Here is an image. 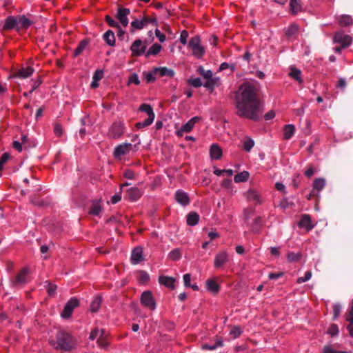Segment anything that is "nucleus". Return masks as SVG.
<instances>
[{"mask_svg": "<svg viewBox=\"0 0 353 353\" xmlns=\"http://www.w3.org/2000/svg\"><path fill=\"white\" fill-rule=\"evenodd\" d=\"M188 47L192 50V54L198 58H201L205 52V48L201 44V39L199 37H194L190 39Z\"/></svg>", "mask_w": 353, "mask_h": 353, "instance_id": "20e7f679", "label": "nucleus"}, {"mask_svg": "<svg viewBox=\"0 0 353 353\" xmlns=\"http://www.w3.org/2000/svg\"><path fill=\"white\" fill-rule=\"evenodd\" d=\"M254 145V141L250 138H247L243 141V149L246 152H250Z\"/></svg>", "mask_w": 353, "mask_h": 353, "instance_id": "de8ad7c7", "label": "nucleus"}, {"mask_svg": "<svg viewBox=\"0 0 353 353\" xmlns=\"http://www.w3.org/2000/svg\"><path fill=\"white\" fill-rule=\"evenodd\" d=\"M290 11L294 14H296L301 11V5L299 0H290Z\"/></svg>", "mask_w": 353, "mask_h": 353, "instance_id": "4c0bfd02", "label": "nucleus"}, {"mask_svg": "<svg viewBox=\"0 0 353 353\" xmlns=\"http://www.w3.org/2000/svg\"><path fill=\"white\" fill-rule=\"evenodd\" d=\"M347 82L345 79L343 78H339L337 81V83L336 84V88L341 90H343L345 88Z\"/></svg>", "mask_w": 353, "mask_h": 353, "instance_id": "0e129e2a", "label": "nucleus"}, {"mask_svg": "<svg viewBox=\"0 0 353 353\" xmlns=\"http://www.w3.org/2000/svg\"><path fill=\"white\" fill-rule=\"evenodd\" d=\"M143 194V192L138 188L133 187L126 191L125 199L130 201H137Z\"/></svg>", "mask_w": 353, "mask_h": 353, "instance_id": "2eb2a0df", "label": "nucleus"}, {"mask_svg": "<svg viewBox=\"0 0 353 353\" xmlns=\"http://www.w3.org/2000/svg\"><path fill=\"white\" fill-rule=\"evenodd\" d=\"M338 23L341 26H348L353 23L352 18L349 15H341L338 18Z\"/></svg>", "mask_w": 353, "mask_h": 353, "instance_id": "72a5a7b5", "label": "nucleus"}, {"mask_svg": "<svg viewBox=\"0 0 353 353\" xmlns=\"http://www.w3.org/2000/svg\"><path fill=\"white\" fill-rule=\"evenodd\" d=\"M325 185V180L323 178H316L313 182V190L318 192L323 190Z\"/></svg>", "mask_w": 353, "mask_h": 353, "instance_id": "f704fd0d", "label": "nucleus"}, {"mask_svg": "<svg viewBox=\"0 0 353 353\" xmlns=\"http://www.w3.org/2000/svg\"><path fill=\"white\" fill-rule=\"evenodd\" d=\"M125 126L123 123L121 121H116L110 126L108 137L110 139H118L124 134Z\"/></svg>", "mask_w": 353, "mask_h": 353, "instance_id": "39448f33", "label": "nucleus"}, {"mask_svg": "<svg viewBox=\"0 0 353 353\" xmlns=\"http://www.w3.org/2000/svg\"><path fill=\"white\" fill-rule=\"evenodd\" d=\"M159 282L160 284L163 285L168 288H174L175 279L172 277L167 276H160L159 277Z\"/></svg>", "mask_w": 353, "mask_h": 353, "instance_id": "4be33fe9", "label": "nucleus"}, {"mask_svg": "<svg viewBox=\"0 0 353 353\" xmlns=\"http://www.w3.org/2000/svg\"><path fill=\"white\" fill-rule=\"evenodd\" d=\"M57 289V285L49 283L47 288V292L49 295L54 296Z\"/></svg>", "mask_w": 353, "mask_h": 353, "instance_id": "680f3d73", "label": "nucleus"}, {"mask_svg": "<svg viewBox=\"0 0 353 353\" xmlns=\"http://www.w3.org/2000/svg\"><path fill=\"white\" fill-rule=\"evenodd\" d=\"M16 28H17V19L16 17H8L3 25V30H8Z\"/></svg>", "mask_w": 353, "mask_h": 353, "instance_id": "c756f323", "label": "nucleus"}, {"mask_svg": "<svg viewBox=\"0 0 353 353\" xmlns=\"http://www.w3.org/2000/svg\"><path fill=\"white\" fill-rule=\"evenodd\" d=\"M333 42L341 44L343 48H347L352 43V38L350 35L345 34L343 32L339 31L334 34Z\"/></svg>", "mask_w": 353, "mask_h": 353, "instance_id": "6e6552de", "label": "nucleus"}, {"mask_svg": "<svg viewBox=\"0 0 353 353\" xmlns=\"http://www.w3.org/2000/svg\"><path fill=\"white\" fill-rule=\"evenodd\" d=\"M150 279V276L148 274L144 271H141L139 273V281L140 283H147Z\"/></svg>", "mask_w": 353, "mask_h": 353, "instance_id": "09e8293b", "label": "nucleus"}, {"mask_svg": "<svg viewBox=\"0 0 353 353\" xmlns=\"http://www.w3.org/2000/svg\"><path fill=\"white\" fill-rule=\"evenodd\" d=\"M132 145L131 143H122L117 145L114 151L113 155L116 159H121V157L128 154L132 150Z\"/></svg>", "mask_w": 353, "mask_h": 353, "instance_id": "ddd939ff", "label": "nucleus"}, {"mask_svg": "<svg viewBox=\"0 0 353 353\" xmlns=\"http://www.w3.org/2000/svg\"><path fill=\"white\" fill-rule=\"evenodd\" d=\"M301 256L302 254L301 252L295 253L293 252H290L287 254L288 261L290 263L299 261L301 259Z\"/></svg>", "mask_w": 353, "mask_h": 353, "instance_id": "a19ab883", "label": "nucleus"}, {"mask_svg": "<svg viewBox=\"0 0 353 353\" xmlns=\"http://www.w3.org/2000/svg\"><path fill=\"white\" fill-rule=\"evenodd\" d=\"M142 19L145 25L148 26L149 23H157V19L155 17H152L148 15H144Z\"/></svg>", "mask_w": 353, "mask_h": 353, "instance_id": "4d7b16f0", "label": "nucleus"}, {"mask_svg": "<svg viewBox=\"0 0 353 353\" xmlns=\"http://www.w3.org/2000/svg\"><path fill=\"white\" fill-rule=\"evenodd\" d=\"M289 75L294 79L296 80L299 83H301L303 81L301 78V72L299 69H297L295 67H291L290 68V72L289 73Z\"/></svg>", "mask_w": 353, "mask_h": 353, "instance_id": "e433bc0d", "label": "nucleus"}, {"mask_svg": "<svg viewBox=\"0 0 353 353\" xmlns=\"http://www.w3.org/2000/svg\"><path fill=\"white\" fill-rule=\"evenodd\" d=\"M220 84L221 80L219 77H212V79H208V81H205V83H204V86L206 88L212 90L214 88V87H217L220 85Z\"/></svg>", "mask_w": 353, "mask_h": 353, "instance_id": "7c9ffc66", "label": "nucleus"}, {"mask_svg": "<svg viewBox=\"0 0 353 353\" xmlns=\"http://www.w3.org/2000/svg\"><path fill=\"white\" fill-rule=\"evenodd\" d=\"M101 305V299L99 296L95 297L91 303L90 310L92 312H97Z\"/></svg>", "mask_w": 353, "mask_h": 353, "instance_id": "ea45409f", "label": "nucleus"}, {"mask_svg": "<svg viewBox=\"0 0 353 353\" xmlns=\"http://www.w3.org/2000/svg\"><path fill=\"white\" fill-rule=\"evenodd\" d=\"M130 10L128 8H124L122 7H119L116 14V18L121 25L124 27L128 26V16L130 14Z\"/></svg>", "mask_w": 353, "mask_h": 353, "instance_id": "4468645a", "label": "nucleus"}, {"mask_svg": "<svg viewBox=\"0 0 353 353\" xmlns=\"http://www.w3.org/2000/svg\"><path fill=\"white\" fill-rule=\"evenodd\" d=\"M22 140H23L22 143H21L20 142H19V141H14L13 142V144H12L13 148H14V149H16V150H17V151H19V152L22 151V144H23V145H25V144H26V143H25V142H26V137H22Z\"/></svg>", "mask_w": 353, "mask_h": 353, "instance_id": "bf43d9fd", "label": "nucleus"}, {"mask_svg": "<svg viewBox=\"0 0 353 353\" xmlns=\"http://www.w3.org/2000/svg\"><path fill=\"white\" fill-rule=\"evenodd\" d=\"M188 38V32L186 30H183L180 34V41L182 44L185 45Z\"/></svg>", "mask_w": 353, "mask_h": 353, "instance_id": "e2e57ef3", "label": "nucleus"}, {"mask_svg": "<svg viewBox=\"0 0 353 353\" xmlns=\"http://www.w3.org/2000/svg\"><path fill=\"white\" fill-rule=\"evenodd\" d=\"M139 110L141 112H145L148 117L143 121L137 123L136 127L137 128H142L151 125L155 117L152 106L149 104L143 103L139 106Z\"/></svg>", "mask_w": 353, "mask_h": 353, "instance_id": "7ed1b4c3", "label": "nucleus"}, {"mask_svg": "<svg viewBox=\"0 0 353 353\" xmlns=\"http://www.w3.org/2000/svg\"><path fill=\"white\" fill-rule=\"evenodd\" d=\"M298 30H299V26L297 25L292 24L288 27V28L286 31V34L288 37H291L293 34H294L296 32H297Z\"/></svg>", "mask_w": 353, "mask_h": 353, "instance_id": "3c124183", "label": "nucleus"}, {"mask_svg": "<svg viewBox=\"0 0 353 353\" xmlns=\"http://www.w3.org/2000/svg\"><path fill=\"white\" fill-rule=\"evenodd\" d=\"M17 29H27L32 24V22L24 15L16 17Z\"/></svg>", "mask_w": 353, "mask_h": 353, "instance_id": "a211bd4d", "label": "nucleus"}, {"mask_svg": "<svg viewBox=\"0 0 353 353\" xmlns=\"http://www.w3.org/2000/svg\"><path fill=\"white\" fill-rule=\"evenodd\" d=\"M260 86L257 82L246 81L236 92V114L253 121L259 120L263 112V103L259 99Z\"/></svg>", "mask_w": 353, "mask_h": 353, "instance_id": "f257e3e1", "label": "nucleus"}, {"mask_svg": "<svg viewBox=\"0 0 353 353\" xmlns=\"http://www.w3.org/2000/svg\"><path fill=\"white\" fill-rule=\"evenodd\" d=\"M295 128L294 125H285L283 127V137L285 139H290L294 134Z\"/></svg>", "mask_w": 353, "mask_h": 353, "instance_id": "c85d7f7f", "label": "nucleus"}, {"mask_svg": "<svg viewBox=\"0 0 353 353\" xmlns=\"http://www.w3.org/2000/svg\"><path fill=\"white\" fill-rule=\"evenodd\" d=\"M97 343L99 345L102 347H106L109 345L110 341L108 339V334L105 332L104 330H100V335L98 338Z\"/></svg>", "mask_w": 353, "mask_h": 353, "instance_id": "393cba45", "label": "nucleus"}, {"mask_svg": "<svg viewBox=\"0 0 353 353\" xmlns=\"http://www.w3.org/2000/svg\"><path fill=\"white\" fill-rule=\"evenodd\" d=\"M316 172V168L313 165H310L307 169L305 171V175L310 178L314 175Z\"/></svg>", "mask_w": 353, "mask_h": 353, "instance_id": "69168bd1", "label": "nucleus"}, {"mask_svg": "<svg viewBox=\"0 0 353 353\" xmlns=\"http://www.w3.org/2000/svg\"><path fill=\"white\" fill-rule=\"evenodd\" d=\"M54 132L59 137L62 136V134L63 133V128L60 123H56L54 125Z\"/></svg>", "mask_w": 353, "mask_h": 353, "instance_id": "5fc2aeb1", "label": "nucleus"}, {"mask_svg": "<svg viewBox=\"0 0 353 353\" xmlns=\"http://www.w3.org/2000/svg\"><path fill=\"white\" fill-rule=\"evenodd\" d=\"M312 277V272L311 271H307L303 277H299L297 279L296 283H302L304 282H306L309 281Z\"/></svg>", "mask_w": 353, "mask_h": 353, "instance_id": "864d4df0", "label": "nucleus"}, {"mask_svg": "<svg viewBox=\"0 0 353 353\" xmlns=\"http://www.w3.org/2000/svg\"><path fill=\"white\" fill-rule=\"evenodd\" d=\"M102 211V205L100 201H94L92 202L88 213L93 216H98Z\"/></svg>", "mask_w": 353, "mask_h": 353, "instance_id": "5701e85b", "label": "nucleus"}, {"mask_svg": "<svg viewBox=\"0 0 353 353\" xmlns=\"http://www.w3.org/2000/svg\"><path fill=\"white\" fill-rule=\"evenodd\" d=\"M131 262L136 265L143 261V249L141 247H136L132 250L131 254Z\"/></svg>", "mask_w": 353, "mask_h": 353, "instance_id": "dca6fc26", "label": "nucleus"}, {"mask_svg": "<svg viewBox=\"0 0 353 353\" xmlns=\"http://www.w3.org/2000/svg\"><path fill=\"white\" fill-rule=\"evenodd\" d=\"M346 320L350 322L347 329L350 335L353 337V302L351 303L350 310L347 314Z\"/></svg>", "mask_w": 353, "mask_h": 353, "instance_id": "bb28decb", "label": "nucleus"}, {"mask_svg": "<svg viewBox=\"0 0 353 353\" xmlns=\"http://www.w3.org/2000/svg\"><path fill=\"white\" fill-rule=\"evenodd\" d=\"M123 176L128 179H134L135 174L132 170H125L123 172Z\"/></svg>", "mask_w": 353, "mask_h": 353, "instance_id": "774afa93", "label": "nucleus"}, {"mask_svg": "<svg viewBox=\"0 0 353 353\" xmlns=\"http://www.w3.org/2000/svg\"><path fill=\"white\" fill-rule=\"evenodd\" d=\"M298 225L300 228L306 229L307 231L312 230L314 227V225L312 223L311 217L308 214L303 215Z\"/></svg>", "mask_w": 353, "mask_h": 353, "instance_id": "f3484780", "label": "nucleus"}, {"mask_svg": "<svg viewBox=\"0 0 353 353\" xmlns=\"http://www.w3.org/2000/svg\"><path fill=\"white\" fill-rule=\"evenodd\" d=\"M223 345V341L221 339H217L216 341L215 344L210 345L208 344H203L202 345V349L204 350H214L218 347H222Z\"/></svg>", "mask_w": 353, "mask_h": 353, "instance_id": "37998d69", "label": "nucleus"}, {"mask_svg": "<svg viewBox=\"0 0 353 353\" xmlns=\"http://www.w3.org/2000/svg\"><path fill=\"white\" fill-rule=\"evenodd\" d=\"M141 303L150 310H154L157 307L156 301L150 290L144 291L140 299Z\"/></svg>", "mask_w": 353, "mask_h": 353, "instance_id": "423d86ee", "label": "nucleus"}, {"mask_svg": "<svg viewBox=\"0 0 353 353\" xmlns=\"http://www.w3.org/2000/svg\"><path fill=\"white\" fill-rule=\"evenodd\" d=\"M154 72L159 77L164 76L172 77L174 74V72L172 70L168 69L166 67L155 68L154 69Z\"/></svg>", "mask_w": 353, "mask_h": 353, "instance_id": "aec40b11", "label": "nucleus"}, {"mask_svg": "<svg viewBox=\"0 0 353 353\" xmlns=\"http://www.w3.org/2000/svg\"><path fill=\"white\" fill-rule=\"evenodd\" d=\"M210 157L213 159L218 160L222 157V150L217 144H212L210 150Z\"/></svg>", "mask_w": 353, "mask_h": 353, "instance_id": "b1692460", "label": "nucleus"}, {"mask_svg": "<svg viewBox=\"0 0 353 353\" xmlns=\"http://www.w3.org/2000/svg\"><path fill=\"white\" fill-rule=\"evenodd\" d=\"M190 83L194 88H199L202 85V82L200 78H195L189 81Z\"/></svg>", "mask_w": 353, "mask_h": 353, "instance_id": "338daca9", "label": "nucleus"}, {"mask_svg": "<svg viewBox=\"0 0 353 353\" xmlns=\"http://www.w3.org/2000/svg\"><path fill=\"white\" fill-rule=\"evenodd\" d=\"M88 45V42L85 40L81 41L77 48L75 49L74 52V54L75 57L79 56L83 50Z\"/></svg>", "mask_w": 353, "mask_h": 353, "instance_id": "49530a36", "label": "nucleus"}, {"mask_svg": "<svg viewBox=\"0 0 353 353\" xmlns=\"http://www.w3.org/2000/svg\"><path fill=\"white\" fill-rule=\"evenodd\" d=\"M175 199L179 203L183 205H187L190 203V199L188 194L182 190H177L176 192Z\"/></svg>", "mask_w": 353, "mask_h": 353, "instance_id": "6ab92c4d", "label": "nucleus"}, {"mask_svg": "<svg viewBox=\"0 0 353 353\" xmlns=\"http://www.w3.org/2000/svg\"><path fill=\"white\" fill-rule=\"evenodd\" d=\"M230 255L227 250H223L217 252L214 259V266L216 269H221L229 261Z\"/></svg>", "mask_w": 353, "mask_h": 353, "instance_id": "0eeeda50", "label": "nucleus"}, {"mask_svg": "<svg viewBox=\"0 0 353 353\" xmlns=\"http://www.w3.org/2000/svg\"><path fill=\"white\" fill-rule=\"evenodd\" d=\"M103 39L105 42L110 46H114L115 45V36L114 33L109 30L103 34Z\"/></svg>", "mask_w": 353, "mask_h": 353, "instance_id": "473e14b6", "label": "nucleus"}, {"mask_svg": "<svg viewBox=\"0 0 353 353\" xmlns=\"http://www.w3.org/2000/svg\"><path fill=\"white\" fill-rule=\"evenodd\" d=\"M201 119L199 117H194L184 124L179 130L176 132L178 137H182L184 133L190 132L192 130L194 125Z\"/></svg>", "mask_w": 353, "mask_h": 353, "instance_id": "9d476101", "label": "nucleus"}, {"mask_svg": "<svg viewBox=\"0 0 353 353\" xmlns=\"http://www.w3.org/2000/svg\"><path fill=\"white\" fill-rule=\"evenodd\" d=\"M79 301L77 298H71L65 305L61 316L63 319H68L72 316V312L74 308L78 307Z\"/></svg>", "mask_w": 353, "mask_h": 353, "instance_id": "1a4fd4ad", "label": "nucleus"}, {"mask_svg": "<svg viewBox=\"0 0 353 353\" xmlns=\"http://www.w3.org/2000/svg\"><path fill=\"white\" fill-rule=\"evenodd\" d=\"M206 288L208 291L216 294L220 290L219 285L214 279H208L206 281Z\"/></svg>", "mask_w": 353, "mask_h": 353, "instance_id": "cd10ccee", "label": "nucleus"}, {"mask_svg": "<svg viewBox=\"0 0 353 353\" xmlns=\"http://www.w3.org/2000/svg\"><path fill=\"white\" fill-rule=\"evenodd\" d=\"M168 257L172 261H177L181 257V252L180 249H174L172 250L169 254Z\"/></svg>", "mask_w": 353, "mask_h": 353, "instance_id": "a18cd8bd", "label": "nucleus"}, {"mask_svg": "<svg viewBox=\"0 0 353 353\" xmlns=\"http://www.w3.org/2000/svg\"><path fill=\"white\" fill-rule=\"evenodd\" d=\"M30 274L29 267L23 268L16 275L13 281L14 285H24L28 281V276Z\"/></svg>", "mask_w": 353, "mask_h": 353, "instance_id": "f8f14e48", "label": "nucleus"}, {"mask_svg": "<svg viewBox=\"0 0 353 353\" xmlns=\"http://www.w3.org/2000/svg\"><path fill=\"white\" fill-rule=\"evenodd\" d=\"M33 72L34 69L32 67L28 66L19 70L17 72L15 77L20 78H28L30 77Z\"/></svg>", "mask_w": 353, "mask_h": 353, "instance_id": "a878e982", "label": "nucleus"}, {"mask_svg": "<svg viewBox=\"0 0 353 353\" xmlns=\"http://www.w3.org/2000/svg\"><path fill=\"white\" fill-rule=\"evenodd\" d=\"M247 199L256 205L261 202V194L256 190H250L248 191Z\"/></svg>", "mask_w": 353, "mask_h": 353, "instance_id": "412c9836", "label": "nucleus"}, {"mask_svg": "<svg viewBox=\"0 0 353 353\" xmlns=\"http://www.w3.org/2000/svg\"><path fill=\"white\" fill-rule=\"evenodd\" d=\"M242 334V330L239 326H230V334L233 339H236Z\"/></svg>", "mask_w": 353, "mask_h": 353, "instance_id": "79ce46f5", "label": "nucleus"}, {"mask_svg": "<svg viewBox=\"0 0 353 353\" xmlns=\"http://www.w3.org/2000/svg\"><path fill=\"white\" fill-rule=\"evenodd\" d=\"M128 84L134 83L137 85L140 84L138 75L135 73L132 74L128 79Z\"/></svg>", "mask_w": 353, "mask_h": 353, "instance_id": "6e6d98bb", "label": "nucleus"}, {"mask_svg": "<svg viewBox=\"0 0 353 353\" xmlns=\"http://www.w3.org/2000/svg\"><path fill=\"white\" fill-rule=\"evenodd\" d=\"M162 47L158 43L153 44L146 52L145 56L157 55L161 51Z\"/></svg>", "mask_w": 353, "mask_h": 353, "instance_id": "58836bf2", "label": "nucleus"}, {"mask_svg": "<svg viewBox=\"0 0 353 353\" xmlns=\"http://www.w3.org/2000/svg\"><path fill=\"white\" fill-rule=\"evenodd\" d=\"M146 49V45L143 43L141 39H136L130 47L132 57H139L143 54Z\"/></svg>", "mask_w": 353, "mask_h": 353, "instance_id": "9b49d317", "label": "nucleus"}, {"mask_svg": "<svg viewBox=\"0 0 353 353\" xmlns=\"http://www.w3.org/2000/svg\"><path fill=\"white\" fill-rule=\"evenodd\" d=\"M105 22L108 24L109 26L112 28H119V23L115 21L112 17L109 15H106L105 17Z\"/></svg>", "mask_w": 353, "mask_h": 353, "instance_id": "603ef678", "label": "nucleus"}, {"mask_svg": "<svg viewBox=\"0 0 353 353\" xmlns=\"http://www.w3.org/2000/svg\"><path fill=\"white\" fill-rule=\"evenodd\" d=\"M199 221V216L196 212H192L188 214L187 224L190 226L196 225Z\"/></svg>", "mask_w": 353, "mask_h": 353, "instance_id": "2f4dec72", "label": "nucleus"}, {"mask_svg": "<svg viewBox=\"0 0 353 353\" xmlns=\"http://www.w3.org/2000/svg\"><path fill=\"white\" fill-rule=\"evenodd\" d=\"M327 333L332 336L337 335L339 333L338 326L335 324L331 325L327 330Z\"/></svg>", "mask_w": 353, "mask_h": 353, "instance_id": "13d9d810", "label": "nucleus"}, {"mask_svg": "<svg viewBox=\"0 0 353 353\" xmlns=\"http://www.w3.org/2000/svg\"><path fill=\"white\" fill-rule=\"evenodd\" d=\"M50 343L57 350L70 351L75 346V340L71 334L65 332H59L56 339H51Z\"/></svg>", "mask_w": 353, "mask_h": 353, "instance_id": "f03ea898", "label": "nucleus"}, {"mask_svg": "<svg viewBox=\"0 0 353 353\" xmlns=\"http://www.w3.org/2000/svg\"><path fill=\"white\" fill-rule=\"evenodd\" d=\"M250 174L247 171H243L234 176V181L235 183L245 182L248 180Z\"/></svg>", "mask_w": 353, "mask_h": 353, "instance_id": "c9c22d12", "label": "nucleus"}, {"mask_svg": "<svg viewBox=\"0 0 353 353\" xmlns=\"http://www.w3.org/2000/svg\"><path fill=\"white\" fill-rule=\"evenodd\" d=\"M323 353H351L345 351H338L333 349L331 346L326 345L323 347Z\"/></svg>", "mask_w": 353, "mask_h": 353, "instance_id": "052dcab7", "label": "nucleus"}, {"mask_svg": "<svg viewBox=\"0 0 353 353\" xmlns=\"http://www.w3.org/2000/svg\"><path fill=\"white\" fill-rule=\"evenodd\" d=\"M131 26L134 30H141L145 27V25L142 19H135L131 22Z\"/></svg>", "mask_w": 353, "mask_h": 353, "instance_id": "c03bdc74", "label": "nucleus"}, {"mask_svg": "<svg viewBox=\"0 0 353 353\" xmlns=\"http://www.w3.org/2000/svg\"><path fill=\"white\" fill-rule=\"evenodd\" d=\"M214 174L216 176H221L223 174H226L228 176H232L233 174V170L231 169L228 170H220V169H215L214 170Z\"/></svg>", "mask_w": 353, "mask_h": 353, "instance_id": "8fccbe9b", "label": "nucleus"}]
</instances>
